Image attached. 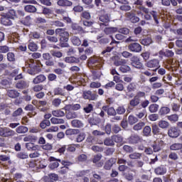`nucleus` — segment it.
I'll use <instances>...</instances> for the list:
<instances>
[{
	"label": "nucleus",
	"mask_w": 182,
	"mask_h": 182,
	"mask_svg": "<svg viewBox=\"0 0 182 182\" xmlns=\"http://www.w3.org/2000/svg\"><path fill=\"white\" fill-rule=\"evenodd\" d=\"M49 161H54L50 164L49 167L51 170H55V168H58L59 167V163H60V159H56V158L53 156H50L48 159ZM59 161V162H58Z\"/></svg>",
	"instance_id": "23"
},
{
	"label": "nucleus",
	"mask_w": 182,
	"mask_h": 182,
	"mask_svg": "<svg viewBox=\"0 0 182 182\" xmlns=\"http://www.w3.org/2000/svg\"><path fill=\"white\" fill-rule=\"evenodd\" d=\"M182 144L180 143H175L170 146L169 149L170 150L173 151H177V150H181Z\"/></svg>",
	"instance_id": "53"
},
{
	"label": "nucleus",
	"mask_w": 182,
	"mask_h": 182,
	"mask_svg": "<svg viewBox=\"0 0 182 182\" xmlns=\"http://www.w3.org/2000/svg\"><path fill=\"white\" fill-rule=\"evenodd\" d=\"M11 19L6 14L2 15L0 19L1 25L4 26H12L13 23Z\"/></svg>",
	"instance_id": "21"
},
{
	"label": "nucleus",
	"mask_w": 182,
	"mask_h": 182,
	"mask_svg": "<svg viewBox=\"0 0 182 182\" xmlns=\"http://www.w3.org/2000/svg\"><path fill=\"white\" fill-rule=\"evenodd\" d=\"M28 68L27 73H28V75L34 76V75H38V73L41 72V67H39L36 63L28 64Z\"/></svg>",
	"instance_id": "6"
},
{
	"label": "nucleus",
	"mask_w": 182,
	"mask_h": 182,
	"mask_svg": "<svg viewBox=\"0 0 182 182\" xmlns=\"http://www.w3.org/2000/svg\"><path fill=\"white\" fill-rule=\"evenodd\" d=\"M66 117L68 120H70V119H76L77 114L73 111H68L66 114Z\"/></svg>",
	"instance_id": "54"
},
{
	"label": "nucleus",
	"mask_w": 182,
	"mask_h": 182,
	"mask_svg": "<svg viewBox=\"0 0 182 182\" xmlns=\"http://www.w3.org/2000/svg\"><path fill=\"white\" fill-rule=\"evenodd\" d=\"M24 11H26V12H28V14H35L37 9L35 6L29 4L25 6Z\"/></svg>",
	"instance_id": "36"
},
{
	"label": "nucleus",
	"mask_w": 182,
	"mask_h": 182,
	"mask_svg": "<svg viewBox=\"0 0 182 182\" xmlns=\"http://www.w3.org/2000/svg\"><path fill=\"white\" fill-rule=\"evenodd\" d=\"M111 59L114 66H122V65H126V60L120 58V57L118 55H114Z\"/></svg>",
	"instance_id": "20"
},
{
	"label": "nucleus",
	"mask_w": 182,
	"mask_h": 182,
	"mask_svg": "<svg viewBox=\"0 0 182 182\" xmlns=\"http://www.w3.org/2000/svg\"><path fill=\"white\" fill-rule=\"evenodd\" d=\"M55 96L60 95V96H65V93L63 91V89L61 87H56L53 90Z\"/></svg>",
	"instance_id": "50"
},
{
	"label": "nucleus",
	"mask_w": 182,
	"mask_h": 182,
	"mask_svg": "<svg viewBox=\"0 0 182 182\" xmlns=\"http://www.w3.org/2000/svg\"><path fill=\"white\" fill-rule=\"evenodd\" d=\"M29 129L25 126H19L16 129V133L18 134H23L25 133H28Z\"/></svg>",
	"instance_id": "40"
},
{
	"label": "nucleus",
	"mask_w": 182,
	"mask_h": 182,
	"mask_svg": "<svg viewBox=\"0 0 182 182\" xmlns=\"http://www.w3.org/2000/svg\"><path fill=\"white\" fill-rule=\"evenodd\" d=\"M130 65L132 66V68H134L135 69H138V70H144V65H143V63L141 62V60H140V58L137 55H133L130 58Z\"/></svg>",
	"instance_id": "3"
},
{
	"label": "nucleus",
	"mask_w": 182,
	"mask_h": 182,
	"mask_svg": "<svg viewBox=\"0 0 182 182\" xmlns=\"http://www.w3.org/2000/svg\"><path fill=\"white\" fill-rule=\"evenodd\" d=\"M154 173L157 176H164L167 173V168L164 166L161 165L154 169Z\"/></svg>",
	"instance_id": "27"
},
{
	"label": "nucleus",
	"mask_w": 182,
	"mask_h": 182,
	"mask_svg": "<svg viewBox=\"0 0 182 182\" xmlns=\"http://www.w3.org/2000/svg\"><path fill=\"white\" fill-rule=\"evenodd\" d=\"M181 133V131L176 127H171L170 129H168V136L171 139H177Z\"/></svg>",
	"instance_id": "10"
},
{
	"label": "nucleus",
	"mask_w": 182,
	"mask_h": 182,
	"mask_svg": "<svg viewBox=\"0 0 182 182\" xmlns=\"http://www.w3.org/2000/svg\"><path fill=\"white\" fill-rule=\"evenodd\" d=\"M16 89H28L29 84L25 80H20L16 84Z\"/></svg>",
	"instance_id": "30"
},
{
	"label": "nucleus",
	"mask_w": 182,
	"mask_h": 182,
	"mask_svg": "<svg viewBox=\"0 0 182 182\" xmlns=\"http://www.w3.org/2000/svg\"><path fill=\"white\" fill-rule=\"evenodd\" d=\"M72 34L73 35H82L86 33L83 27L79 26L77 23H73L71 25Z\"/></svg>",
	"instance_id": "9"
},
{
	"label": "nucleus",
	"mask_w": 182,
	"mask_h": 182,
	"mask_svg": "<svg viewBox=\"0 0 182 182\" xmlns=\"http://www.w3.org/2000/svg\"><path fill=\"white\" fill-rule=\"evenodd\" d=\"M146 97V92L143 91L138 92L136 95L129 101V106L128 109L133 110V109L139 106V109H146L150 105V101L145 100L141 102V98Z\"/></svg>",
	"instance_id": "1"
},
{
	"label": "nucleus",
	"mask_w": 182,
	"mask_h": 182,
	"mask_svg": "<svg viewBox=\"0 0 182 182\" xmlns=\"http://www.w3.org/2000/svg\"><path fill=\"white\" fill-rule=\"evenodd\" d=\"M139 119L133 115H129L128 117V123L129 124H134L135 123H137Z\"/></svg>",
	"instance_id": "62"
},
{
	"label": "nucleus",
	"mask_w": 182,
	"mask_h": 182,
	"mask_svg": "<svg viewBox=\"0 0 182 182\" xmlns=\"http://www.w3.org/2000/svg\"><path fill=\"white\" fill-rule=\"evenodd\" d=\"M151 128H152V133L154 135H157V134H160V128L159 127V125L156 124H153L151 125Z\"/></svg>",
	"instance_id": "56"
},
{
	"label": "nucleus",
	"mask_w": 182,
	"mask_h": 182,
	"mask_svg": "<svg viewBox=\"0 0 182 182\" xmlns=\"http://www.w3.org/2000/svg\"><path fill=\"white\" fill-rule=\"evenodd\" d=\"M55 35L59 36L60 48H69V32L66 31V28L55 29Z\"/></svg>",
	"instance_id": "2"
},
{
	"label": "nucleus",
	"mask_w": 182,
	"mask_h": 182,
	"mask_svg": "<svg viewBox=\"0 0 182 182\" xmlns=\"http://www.w3.org/2000/svg\"><path fill=\"white\" fill-rule=\"evenodd\" d=\"M80 133V131L79 129H68L65 131V134L67 136H75L76 134H79Z\"/></svg>",
	"instance_id": "41"
},
{
	"label": "nucleus",
	"mask_w": 182,
	"mask_h": 182,
	"mask_svg": "<svg viewBox=\"0 0 182 182\" xmlns=\"http://www.w3.org/2000/svg\"><path fill=\"white\" fill-rule=\"evenodd\" d=\"M6 59L10 63H15L16 62V55L14 52H9L6 54Z\"/></svg>",
	"instance_id": "31"
},
{
	"label": "nucleus",
	"mask_w": 182,
	"mask_h": 182,
	"mask_svg": "<svg viewBox=\"0 0 182 182\" xmlns=\"http://www.w3.org/2000/svg\"><path fill=\"white\" fill-rule=\"evenodd\" d=\"M7 16L10 18V19H12L13 21H15V19L19 18V16H18V14L16 13V11L14 9H9L6 14Z\"/></svg>",
	"instance_id": "28"
},
{
	"label": "nucleus",
	"mask_w": 182,
	"mask_h": 182,
	"mask_svg": "<svg viewBox=\"0 0 182 182\" xmlns=\"http://www.w3.org/2000/svg\"><path fill=\"white\" fill-rule=\"evenodd\" d=\"M158 126L161 129H168V126H170V123L166 120H161L159 122Z\"/></svg>",
	"instance_id": "47"
},
{
	"label": "nucleus",
	"mask_w": 182,
	"mask_h": 182,
	"mask_svg": "<svg viewBox=\"0 0 182 182\" xmlns=\"http://www.w3.org/2000/svg\"><path fill=\"white\" fill-rule=\"evenodd\" d=\"M149 110L150 113H156L157 110H159V105L157 104H151L149 107Z\"/></svg>",
	"instance_id": "55"
},
{
	"label": "nucleus",
	"mask_w": 182,
	"mask_h": 182,
	"mask_svg": "<svg viewBox=\"0 0 182 182\" xmlns=\"http://www.w3.org/2000/svg\"><path fill=\"white\" fill-rule=\"evenodd\" d=\"M16 133L15 131L8 127H0V136L1 137L11 138L14 137Z\"/></svg>",
	"instance_id": "5"
},
{
	"label": "nucleus",
	"mask_w": 182,
	"mask_h": 182,
	"mask_svg": "<svg viewBox=\"0 0 182 182\" xmlns=\"http://www.w3.org/2000/svg\"><path fill=\"white\" fill-rule=\"evenodd\" d=\"M141 49V45L139 43H132L128 46L129 52H133L134 53H140Z\"/></svg>",
	"instance_id": "11"
},
{
	"label": "nucleus",
	"mask_w": 182,
	"mask_h": 182,
	"mask_svg": "<svg viewBox=\"0 0 182 182\" xmlns=\"http://www.w3.org/2000/svg\"><path fill=\"white\" fill-rule=\"evenodd\" d=\"M167 119L171 122V123H176V122H178V114H172L171 115H168L166 117Z\"/></svg>",
	"instance_id": "42"
},
{
	"label": "nucleus",
	"mask_w": 182,
	"mask_h": 182,
	"mask_svg": "<svg viewBox=\"0 0 182 182\" xmlns=\"http://www.w3.org/2000/svg\"><path fill=\"white\" fill-rule=\"evenodd\" d=\"M145 66H146V68H149L150 69H154V72H157V69L160 68V60L156 58L149 60L145 63Z\"/></svg>",
	"instance_id": "7"
},
{
	"label": "nucleus",
	"mask_w": 182,
	"mask_h": 182,
	"mask_svg": "<svg viewBox=\"0 0 182 182\" xmlns=\"http://www.w3.org/2000/svg\"><path fill=\"white\" fill-rule=\"evenodd\" d=\"M50 126V121L48 119H43L41 123H40V127L41 129H46V127Z\"/></svg>",
	"instance_id": "59"
},
{
	"label": "nucleus",
	"mask_w": 182,
	"mask_h": 182,
	"mask_svg": "<svg viewBox=\"0 0 182 182\" xmlns=\"http://www.w3.org/2000/svg\"><path fill=\"white\" fill-rule=\"evenodd\" d=\"M100 21V25L101 26H109V22H110V17L109 14H103L99 17Z\"/></svg>",
	"instance_id": "15"
},
{
	"label": "nucleus",
	"mask_w": 182,
	"mask_h": 182,
	"mask_svg": "<svg viewBox=\"0 0 182 182\" xmlns=\"http://www.w3.org/2000/svg\"><path fill=\"white\" fill-rule=\"evenodd\" d=\"M105 146H114V141L113 140V136L107 137L104 140Z\"/></svg>",
	"instance_id": "46"
},
{
	"label": "nucleus",
	"mask_w": 182,
	"mask_h": 182,
	"mask_svg": "<svg viewBox=\"0 0 182 182\" xmlns=\"http://www.w3.org/2000/svg\"><path fill=\"white\" fill-rule=\"evenodd\" d=\"M43 60L47 66H55V60L50 53H43Z\"/></svg>",
	"instance_id": "8"
},
{
	"label": "nucleus",
	"mask_w": 182,
	"mask_h": 182,
	"mask_svg": "<svg viewBox=\"0 0 182 182\" xmlns=\"http://www.w3.org/2000/svg\"><path fill=\"white\" fill-rule=\"evenodd\" d=\"M102 110L107 112L108 116H116V114H117L116 109H114V107H109L107 105L103 106Z\"/></svg>",
	"instance_id": "24"
},
{
	"label": "nucleus",
	"mask_w": 182,
	"mask_h": 182,
	"mask_svg": "<svg viewBox=\"0 0 182 182\" xmlns=\"http://www.w3.org/2000/svg\"><path fill=\"white\" fill-rule=\"evenodd\" d=\"M171 109H170V107H161L159 111V116H166V114H168Z\"/></svg>",
	"instance_id": "33"
},
{
	"label": "nucleus",
	"mask_w": 182,
	"mask_h": 182,
	"mask_svg": "<svg viewBox=\"0 0 182 182\" xmlns=\"http://www.w3.org/2000/svg\"><path fill=\"white\" fill-rule=\"evenodd\" d=\"M0 85L3 89H7V87H9V86H11V82H9V80L6 79H3L0 82Z\"/></svg>",
	"instance_id": "52"
},
{
	"label": "nucleus",
	"mask_w": 182,
	"mask_h": 182,
	"mask_svg": "<svg viewBox=\"0 0 182 182\" xmlns=\"http://www.w3.org/2000/svg\"><path fill=\"white\" fill-rule=\"evenodd\" d=\"M151 16H153L154 21L156 25H159V18H157V11H151L149 13L145 14L144 16V19L146 21H151Z\"/></svg>",
	"instance_id": "12"
},
{
	"label": "nucleus",
	"mask_w": 182,
	"mask_h": 182,
	"mask_svg": "<svg viewBox=\"0 0 182 182\" xmlns=\"http://www.w3.org/2000/svg\"><path fill=\"white\" fill-rule=\"evenodd\" d=\"M82 97L84 100H97L99 95L90 90H86L82 91Z\"/></svg>",
	"instance_id": "4"
},
{
	"label": "nucleus",
	"mask_w": 182,
	"mask_h": 182,
	"mask_svg": "<svg viewBox=\"0 0 182 182\" xmlns=\"http://www.w3.org/2000/svg\"><path fill=\"white\" fill-rule=\"evenodd\" d=\"M70 41L74 46H80V45H82V41L76 36L71 37Z\"/></svg>",
	"instance_id": "35"
},
{
	"label": "nucleus",
	"mask_w": 182,
	"mask_h": 182,
	"mask_svg": "<svg viewBox=\"0 0 182 182\" xmlns=\"http://www.w3.org/2000/svg\"><path fill=\"white\" fill-rule=\"evenodd\" d=\"M52 124H63L65 123V119L60 118L52 117L50 119Z\"/></svg>",
	"instance_id": "43"
},
{
	"label": "nucleus",
	"mask_w": 182,
	"mask_h": 182,
	"mask_svg": "<svg viewBox=\"0 0 182 182\" xmlns=\"http://www.w3.org/2000/svg\"><path fill=\"white\" fill-rule=\"evenodd\" d=\"M65 61L66 63H80L79 58L73 56L66 57Z\"/></svg>",
	"instance_id": "39"
},
{
	"label": "nucleus",
	"mask_w": 182,
	"mask_h": 182,
	"mask_svg": "<svg viewBox=\"0 0 182 182\" xmlns=\"http://www.w3.org/2000/svg\"><path fill=\"white\" fill-rule=\"evenodd\" d=\"M57 5L59 6H72L73 5V3L69 0H58L57 1Z\"/></svg>",
	"instance_id": "32"
},
{
	"label": "nucleus",
	"mask_w": 182,
	"mask_h": 182,
	"mask_svg": "<svg viewBox=\"0 0 182 182\" xmlns=\"http://www.w3.org/2000/svg\"><path fill=\"white\" fill-rule=\"evenodd\" d=\"M38 140V136L35 135H27L23 138V141H30V143H36Z\"/></svg>",
	"instance_id": "38"
},
{
	"label": "nucleus",
	"mask_w": 182,
	"mask_h": 182,
	"mask_svg": "<svg viewBox=\"0 0 182 182\" xmlns=\"http://www.w3.org/2000/svg\"><path fill=\"white\" fill-rule=\"evenodd\" d=\"M52 114L55 116V117H63V116H65V112L60 109L53 110L52 111Z\"/></svg>",
	"instance_id": "48"
},
{
	"label": "nucleus",
	"mask_w": 182,
	"mask_h": 182,
	"mask_svg": "<svg viewBox=\"0 0 182 182\" xmlns=\"http://www.w3.org/2000/svg\"><path fill=\"white\" fill-rule=\"evenodd\" d=\"M85 113H91L93 112V105L88 104L86 107L83 108Z\"/></svg>",
	"instance_id": "63"
},
{
	"label": "nucleus",
	"mask_w": 182,
	"mask_h": 182,
	"mask_svg": "<svg viewBox=\"0 0 182 182\" xmlns=\"http://www.w3.org/2000/svg\"><path fill=\"white\" fill-rule=\"evenodd\" d=\"M117 114H124L126 113V108L124 105L119 106L116 109Z\"/></svg>",
	"instance_id": "61"
},
{
	"label": "nucleus",
	"mask_w": 182,
	"mask_h": 182,
	"mask_svg": "<svg viewBox=\"0 0 182 182\" xmlns=\"http://www.w3.org/2000/svg\"><path fill=\"white\" fill-rule=\"evenodd\" d=\"M140 75V82L141 83H146L147 80V77H151V76H154V73H151L149 70L142 71ZM146 76L147 77H146Z\"/></svg>",
	"instance_id": "18"
},
{
	"label": "nucleus",
	"mask_w": 182,
	"mask_h": 182,
	"mask_svg": "<svg viewBox=\"0 0 182 182\" xmlns=\"http://www.w3.org/2000/svg\"><path fill=\"white\" fill-rule=\"evenodd\" d=\"M6 95L11 99H16L21 96V93H19L16 90H9Z\"/></svg>",
	"instance_id": "25"
},
{
	"label": "nucleus",
	"mask_w": 182,
	"mask_h": 182,
	"mask_svg": "<svg viewBox=\"0 0 182 182\" xmlns=\"http://www.w3.org/2000/svg\"><path fill=\"white\" fill-rule=\"evenodd\" d=\"M128 141L129 144H138V143H141V141H143V139L137 134H132L128 139Z\"/></svg>",
	"instance_id": "16"
},
{
	"label": "nucleus",
	"mask_w": 182,
	"mask_h": 182,
	"mask_svg": "<svg viewBox=\"0 0 182 182\" xmlns=\"http://www.w3.org/2000/svg\"><path fill=\"white\" fill-rule=\"evenodd\" d=\"M97 41L100 45H107L110 42V39L103 34L98 35Z\"/></svg>",
	"instance_id": "22"
},
{
	"label": "nucleus",
	"mask_w": 182,
	"mask_h": 182,
	"mask_svg": "<svg viewBox=\"0 0 182 182\" xmlns=\"http://www.w3.org/2000/svg\"><path fill=\"white\" fill-rule=\"evenodd\" d=\"M112 140H114V143H122L123 142V136L122 135H113Z\"/></svg>",
	"instance_id": "58"
},
{
	"label": "nucleus",
	"mask_w": 182,
	"mask_h": 182,
	"mask_svg": "<svg viewBox=\"0 0 182 182\" xmlns=\"http://www.w3.org/2000/svg\"><path fill=\"white\" fill-rule=\"evenodd\" d=\"M116 163H117V158H110L105 161L103 166L104 170H112V167H113Z\"/></svg>",
	"instance_id": "14"
},
{
	"label": "nucleus",
	"mask_w": 182,
	"mask_h": 182,
	"mask_svg": "<svg viewBox=\"0 0 182 182\" xmlns=\"http://www.w3.org/2000/svg\"><path fill=\"white\" fill-rule=\"evenodd\" d=\"M117 31V27H106L104 29V32L106 35H112V33H116Z\"/></svg>",
	"instance_id": "34"
},
{
	"label": "nucleus",
	"mask_w": 182,
	"mask_h": 182,
	"mask_svg": "<svg viewBox=\"0 0 182 182\" xmlns=\"http://www.w3.org/2000/svg\"><path fill=\"white\" fill-rule=\"evenodd\" d=\"M71 126L73 127H76L77 129H80L81 127H83V122L79 119H73L71 122Z\"/></svg>",
	"instance_id": "37"
},
{
	"label": "nucleus",
	"mask_w": 182,
	"mask_h": 182,
	"mask_svg": "<svg viewBox=\"0 0 182 182\" xmlns=\"http://www.w3.org/2000/svg\"><path fill=\"white\" fill-rule=\"evenodd\" d=\"M46 80V76H45L43 74H40L33 80V83L34 85H39V83H43V82H45Z\"/></svg>",
	"instance_id": "26"
},
{
	"label": "nucleus",
	"mask_w": 182,
	"mask_h": 182,
	"mask_svg": "<svg viewBox=\"0 0 182 182\" xmlns=\"http://www.w3.org/2000/svg\"><path fill=\"white\" fill-rule=\"evenodd\" d=\"M159 58H163L164 56L165 58H173L174 56V51L169 50V49H166L164 50H161L159 52Z\"/></svg>",
	"instance_id": "17"
},
{
	"label": "nucleus",
	"mask_w": 182,
	"mask_h": 182,
	"mask_svg": "<svg viewBox=\"0 0 182 182\" xmlns=\"http://www.w3.org/2000/svg\"><path fill=\"white\" fill-rule=\"evenodd\" d=\"M9 49L8 46H0V53H9Z\"/></svg>",
	"instance_id": "64"
},
{
	"label": "nucleus",
	"mask_w": 182,
	"mask_h": 182,
	"mask_svg": "<svg viewBox=\"0 0 182 182\" xmlns=\"http://www.w3.org/2000/svg\"><path fill=\"white\" fill-rule=\"evenodd\" d=\"M139 43L144 46H149V45H151V43H153V39H151V37H146L139 39Z\"/></svg>",
	"instance_id": "29"
},
{
	"label": "nucleus",
	"mask_w": 182,
	"mask_h": 182,
	"mask_svg": "<svg viewBox=\"0 0 182 182\" xmlns=\"http://www.w3.org/2000/svg\"><path fill=\"white\" fill-rule=\"evenodd\" d=\"M28 48L31 52H36L38 49V44L35 42H30L28 45Z\"/></svg>",
	"instance_id": "44"
},
{
	"label": "nucleus",
	"mask_w": 182,
	"mask_h": 182,
	"mask_svg": "<svg viewBox=\"0 0 182 182\" xmlns=\"http://www.w3.org/2000/svg\"><path fill=\"white\" fill-rule=\"evenodd\" d=\"M143 134H144V136H146V137H149V136H151V127H150V126L144 127L143 129Z\"/></svg>",
	"instance_id": "51"
},
{
	"label": "nucleus",
	"mask_w": 182,
	"mask_h": 182,
	"mask_svg": "<svg viewBox=\"0 0 182 182\" xmlns=\"http://www.w3.org/2000/svg\"><path fill=\"white\" fill-rule=\"evenodd\" d=\"M102 154H98L97 155H95L93 159H92V163L95 164L96 167H103V161H100L102 160Z\"/></svg>",
	"instance_id": "19"
},
{
	"label": "nucleus",
	"mask_w": 182,
	"mask_h": 182,
	"mask_svg": "<svg viewBox=\"0 0 182 182\" xmlns=\"http://www.w3.org/2000/svg\"><path fill=\"white\" fill-rule=\"evenodd\" d=\"M125 16L128 21L132 22V23H137V22L140 21V18H139L136 13L133 11L126 13Z\"/></svg>",
	"instance_id": "13"
},
{
	"label": "nucleus",
	"mask_w": 182,
	"mask_h": 182,
	"mask_svg": "<svg viewBox=\"0 0 182 182\" xmlns=\"http://www.w3.org/2000/svg\"><path fill=\"white\" fill-rule=\"evenodd\" d=\"M119 70L122 73H127V72H130V70H132V68H130L129 65L123 64L120 66Z\"/></svg>",
	"instance_id": "57"
},
{
	"label": "nucleus",
	"mask_w": 182,
	"mask_h": 182,
	"mask_svg": "<svg viewBox=\"0 0 182 182\" xmlns=\"http://www.w3.org/2000/svg\"><path fill=\"white\" fill-rule=\"evenodd\" d=\"M137 89V85L135 82H131L127 86V90L129 93L134 92Z\"/></svg>",
	"instance_id": "45"
},
{
	"label": "nucleus",
	"mask_w": 182,
	"mask_h": 182,
	"mask_svg": "<svg viewBox=\"0 0 182 182\" xmlns=\"http://www.w3.org/2000/svg\"><path fill=\"white\" fill-rule=\"evenodd\" d=\"M85 139H86V134L85 132H79L76 138V141L77 143H82Z\"/></svg>",
	"instance_id": "49"
},
{
	"label": "nucleus",
	"mask_w": 182,
	"mask_h": 182,
	"mask_svg": "<svg viewBox=\"0 0 182 182\" xmlns=\"http://www.w3.org/2000/svg\"><path fill=\"white\" fill-rule=\"evenodd\" d=\"M17 159H20L21 160H25V159H28L29 157V155H28V153L26 152H18L16 154Z\"/></svg>",
	"instance_id": "60"
}]
</instances>
